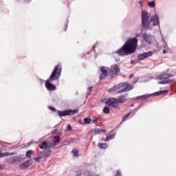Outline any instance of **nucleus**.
<instances>
[{
    "instance_id": "f257e3e1",
    "label": "nucleus",
    "mask_w": 176,
    "mask_h": 176,
    "mask_svg": "<svg viewBox=\"0 0 176 176\" xmlns=\"http://www.w3.org/2000/svg\"><path fill=\"white\" fill-rule=\"evenodd\" d=\"M138 45V39L137 38H129L124 45L117 51L118 56H129L135 53L137 46Z\"/></svg>"
},
{
    "instance_id": "f03ea898",
    "label": "nucleus",
    "mask_w": 176,
    "mask_h": 176,
    "mask_svg": "<svg viewBox=\"0 0 176 176\" xmlns=\"http://www.w3.org/2000/svg\"><path fill=\"white\" fill-rule=\"evenodd\" d=\"M56 144L54 142H42L41 144H39L38 147L40 149H44L43 151H41L39 153V156L34 158V160L39 163L41 162V159H47L50 155H52V148H56Z\"/></svg>"
},
{
    "instance_id": "7ed1b4c3",
    "label": "nucleus",
    "mask_w": 176,
    "mask_h": 176,
    "mask_svg": "<svg viewBox=\"0 0 176 176\" xmlns=\"http://www.w3.org/2000/svg\"><path fill=\"white\" fill-rule=\"evenodd\" d=\"M62 67L61 65H57L53 70L49 79L45 81V87L49 91H54L56 90V85L51 83L54 80H58L61 76Z\"/></svg>"
},
{
    "instance_id": "20e7f679",
    "label": "nucleus",
    "mask_w": 176,
    "mask_h": 176,
    "mask_svg": "<svg viewBox=\"0 0 176 176\" xmlns=\"http://www.w3.org/2000/svg\"><path fill=\"white\" fill-rule=\"evenodd\" d=\"M127 94L121 95L118 98H110L106 101V104L112 107L113 109H120L119 104H124L126 102V96Z\"/></svg>"
},
{
    "instance_id": "39448f33",
    "label": "nucleus",
    "mask_w": 176,
    "mask_h": 176,
    "mask_svg": "<svg viewBox=\"0 0 176 176\" xmlns=\"http://www.w3.org/2000/svg\"><path fill=\"white\" fill-rule=\"evenodd\" d=\"M171 77H173V75L168 74L159 75L157 78L161 81L158 82V85H170V83H173L174 80L170 79Z\"/></svg>"
},
{
    "instance_id": "423d86ee",
    "label": "nucleus",
    "mask_w": 176,
    "mask_h": 176,
    "mask_svg": "<svg viewBox=\"0 0 176 176\" xmlns=\"http://www.w3.org/2000/svg\"><path fill=\"white\" fill-rule=\"evenodd\" d=\"M151 17V14L148 13V12L143 10L142 12V24L144 28H149L151 25V22H149V19Z\"/></svg>"
},
{
    "instance_id": "0eeeda50",
    "label": "nucleus",
    "mask_w": 176,
    "mask_h": 176,
    "mask_svg": "<svg viewBox=\"0 0 176 176\" xmlns=\"http://www.w3.org/2000/svg\"><path fill=\"white\" fill-rule=\"evenodd\" d=\"M121 89L119 91H118L116 93L117 94H120L122 93H126V91H130V90H133V87L129 82H121L120 83Z\"/></svg>"
},
{
    "instance_id": "6e6552de",
    "label": "nucleus",
    "mask_w": 176,
    "mask_h": 176,
    "mask_svg": "<svg viewBox=\"0 0 176 176\" xmlns=\"http://www.w3.org/2000/svg\"><path fill=\"white\" fill-rule=\"evenodd\" d=\"M78 110H66V111H58L57 113L58 115L62 118L63 116H69V115H75V113H78Z\"/></svg>"
},
{
    "instance_id": "1a4fd4ad",
    "label": "nucleus",
    "mask_w": 176,
    "mask_h": 176,
    "mask_svg": "<svg viewBox=\"0 0 176 176\" xmlns=\"http://www.w3.org/2000/svg\"><path fill=\"white\" fill-rule=\"evenodd\" d=\"M100 71L102 74H100V80H102V79L108 76V69H107V67L102 66L100 67Z\"/></svg>"
},
{
    "instance_id": "9d476101",
    "label": "nucleus",
    "mask_w": 176,
    "mask_h": 176,
    "mask_svg": "<svg viewBox=\"0 0 176 176\" xmlns=\"http://www.w3.org/2000/svg\"><path fill=\"white\" fill-rule=\"evenodd\" d=\"M120 71L119 66L114 65H112L111 68L109 69V73L111 74V75H113L115 74H119Z\"/></svg>"
},
{
    "instance_id": "9b49d317",
    "label": "nucleus",
    "mask_w": 176,
    "mask_h": 176,
    "mask_svg": "<svg viewBox=\"0 0 176 176\" xmlns=\"http://www.w3.org/2000/svg\"><path fill=\"white\" fill-rule=\"evenodd\" d=\"M152 54H153V53H152V52H144L142 54H140L139 56H138V60L140 61L146 58V57H151V56H152Z\"/></svg>"
},
{
    "instance_id": "f8f14e48",
    "label": "nucleus",
    "mask_w": 176,
    "mask_h": 176,
    "mask_svg": "<svg viewBox=\"0 0 176 176\" xmlns=\"http://www.w3.org/2000/svg\"><path fill=\"white\" fill-rule=\"evenodd\" d=\"M32 163H33V161L32 160H28L23 162L22 164H21L20 168H22V170H24V168H27L28 167H30V166H31Z\"/></svg>"
},
{
    "instance_id": "ddd939ff",
    "label": "nucleus",
    "mask_w": 176,
    "mask_h": 176,
    "mask_svg": "<svg viewBox=\"0 0 176 176\" xmlns=\"http://www.w3.org/2000/svg\"><path fill=\"white\" fill-rule=\"evenodd\" d=\"M143 39L145 41V42H147V43L151 44V42L152 41V36L151 35H148L146 33H144L143 34Z\"/></svg>"
},
{
    "instance_id": "4468645a",
    "label": "nucleus",
    "mask_w": 176,
    "mask_h": 176,
    "mask_svg": "<svg viewBox=\"0 0 176 176\" xmlns=\"http://www.w3.org/2000/svg\"><path fill=\"white\" fill-rule=\"evenodd\" d=\"M120 89H122L120 83L118 85H114L112 88H110L109 89V92L113 93V91H116L117 90H119Z\"/></svg>"
},
{
    "instance_id": "2eb2a0df",
    "label": "nucleus",
    "mask_w": 176,
    "mask_h": 176,
    "mask_svg": "<svg viewBox=\"0 0 176 176\" xmlns=\"http://www.w3.org/2000/svg\"><path fill=\"white\" fill-rule=\"evenodd\" d=\"M151 21H152L153 23V25H157L159 24V17H157V16H153L151 19Z\"/></svg>"
},
{
    "instance_id": "dca6fc26",
    "label": "nucleus",
    "mask_w": 176,
    "mask_h": 176,
    "mask_svg": "<svg viewBox=\"0 0 176 176\" xmlns=\"http://www.w3.org/2000/svg\"><path fill=\"white\" fill-rule=\"evenodd\" d=\"M113 138H115V134L109 135V136H107L106 138H102V141L107 142V141H110V140H113Z\"/></svg>"
},
{
    "instance_id": "f3484780",
    "label": "nucleus",
    "mask_w": 176,
    "mask_h": 176,
    "mask_svg": "<svg viewBox=\"0 0 176 176\" xmlns=\"http://www.w3.org/2000/svg\"><path fill=\"white\" fill-rule=\"evenodd\" d=\"M13 155H14V153H2L1 151H0V158L6 157V156H13Z\"/></svg>"
},
{
    "instance_id": "a211bd4d",
    "label": "nucleus",
    "mask_w": 176,
    "mask_h": 176,
    "mask_svg": "<svg viewBox=\"0 0 176 176\" xmlns=\"http://www.w3.org/2000/svg\"><path fill=\"white\" fill-rule=\"evenodd\" d=\"M98 146L100 149H107L108 148V144L105 143H98Z\"/></svg>"
},
{
    "instance_id": "6ab92c4d",
    "label": "nucleus",
    "mask_w": 176,
    "mask_h": 176,
    "mask_svg": "<svg viewBox=\"0 0 176 176\" xmlns=\"http://www.w3.org/2000/svg\"><path fill=\"white\" fill-rule=\"evenodd\" d=\"M151 97L150 95H143L138 97V100H146Z\"/></svg>"
},
{
    "instance_id": "aec40b11",
    "label": "nucleus",
    "mask_w": 176,
    "mask_h": 176,
    "mask_svg": "<svg viewBox=\"0 0 176 176\" xmlns=\"http://www.w3.org/2000/svg\"><path fill=\"white\" fill-rule=\"evenodd\" d=\"M94 133L95 134H101V133H105V130L96 128L94 129Z\"/></svg>"
},
{
    "instance_id": "412c9836",
    "label": "nucleus",
    "mask_w": 176,
    "mask_h": 176,
    "mask_svg": "<svg viewBox=\"0 0 176 176\" xmlns=\"http://www.w3.org/2000/svg\"><path fill=\"white\" fill-rule=\"evenodd\" d=\"M102 111H103V113H105L106 115H108V113L111 112V109H109V107H104Z\"/></svg>"
},
{
    "instance_id": "4be33fe9",
    "label": "nucleus",
    "mask_w": 176,
    "mask_h": 176,
    "mask_svg": "<svg viewBox=\"0 0 176 176\" xmlns=\"http://www.w3.org/2000/svg\"><path fill=\"white\" fill-rule=\"evenodd\" d=\"M85 124H90L91 123V119H89L87 118H84Z\"/></svg>"
},
{
    "instance_id": "5701e85b",
    "label": "nucleus",
    "mask_w": 176,
    "mask_h": 176,
    "mask_svg": "<svg viewBox=\"0 0 176 176\" xmlns=\"http://www.w3.org/2000/svg\"><path fill=\"white\" fill-rule=\"evenodd\" d=\"M72 153L74 154V155L76 156V157H79V151H78V149H74V150H72Z\"/></svg>"
},
{
    "instance_id": "b1692460",
    "label": "nucleus",
    "mask_w": 176,
    "mask_h": 176,
    "mask_svg": "<svg viewBox=\"0 0 176 176\" xmlns=\"http://www.w3.org/2000/svg\"><path fill=\"white\" fill-rule=\"evenodd\" d=\"M54 139H55V141H54V144H55V145H56V144H57L58 142H60V136L56 135V136L54 137Z\"/></svg>"
},
{
    "instance_id": "393cba45",
    "label": "nucleus",
    "mask_w": 176,
    "mask_h": 176,
    "mask_svg": "<svg viewBox=\"0 0 176 176\" xmlns=\"http://www.w3.org/2000/svg\"><path fill=\"white\" fill-rule=\"evenodd\" d=\"M32 153H34V151H32L31 150L28 151L27 153H26L27 157H31V155H32Z\"/></svg>"
},
{
    "instance_id": "a878e982",
    "label": "nucleus",
    "mask_w": 176,
    "mask_h": 176,
    "mask_svg": "<svg viewBox=\"0 0 176 176\" xmlns=\"http://www.w3.org/2000/svg\"><path fill=\"white\" fill-rule=\"evenodd\" d=\"M163 93H164V91H160L157 92H155L154 96H161V94H163Z\"/></svg>"
},
{
    "instance_id": "bb28decb",
    "label": "nucleus",
    "mask_w": 176,
    "mask_h": 176,
    "mask_svg": "<svg viewBox=\"0 0 176 176\" xmlns=\"http://www.w3.org/2000/svg\"><path fill=\"white\" fill-rule=\"evenodd\" d=\"M148 6H150L151 8H153L155 6V1L148 2Z\"/></svg>"
},
{
    "instance_id": "cd10ccee",
    "label": "nucleus",
    "mask_w": 176,
    "mask_h": 176,
    "mask_svg": "<svg viewBox=\"0 0 176 176\" xmlns=\"http://www.w3.org/2000/svg\"><path fill=\"white\" fill-rule=\"evenodd\" d=\"M113 176H122V172H120V170H117Z\"/></svg>"
},
{
    "instance_id": "c85d7f7f",
    "label": "nucleus",
    "mask_w": 176,
    "mask_h": 176,
    "mask_svg": "<svg viewBox=\"0 0 176 176\" xmlns=\"http://www.w3.org/2000/svg\"><path fill=\"white\" fill-rule=\"evenodd\" d=\"M130 115H131V111L128 113L127 115H126L124 118H123V120L127 119V118H129V116H130Z\"/></svg>"
},
{
    "instance_id": "c756f323",
    "label": "nucleus",
    "mask_w": 176,
    "mask_h": 176,
    "mask_svg": "<svg viewBox=\"0 0 176 176\" xmlns=\"http://www.w3.org/2000/svg\"><path fill=\"white\" fill-rule=\"evenodd\" d=\"M67 131H71L72 130V126H71V124H68L67 126Z\"/></svg>"
},
{
    "instance_id": "7c9ffc66",
    "label": "nucleus",
    "mask_w": 176,
    "mask_h": 176,
    "mask_svg": "<svg viewBox=\"0 0 176 176\" xmlns=\"http://www.w3.org/2000/svg\"><path fill=\"white\" fill-rule=\"evenodd\" d=\"M49 109L52 111V112H56V108H54V107H49Z\"/></svg>"
},
{
    "instance_id": "2f4dec72",
    "label": "nucleus",
    "mask_w": 176,
    "mask_h": 176,
    "mask_svg": "<svg viewBox=\"0 0 176 176\" xmlns=\"http://www.w3.org/2000/svg\"><path fill=\"white\" fill-rule=\"evenodd\" d=\"M91 122H92V123H96V122H97V118H94L92 120H91Z\"/></svg>"
},
{
    "instance_id": "473e14b6",
    "label": "nucleus",
    "mask_w": 176,
    "mask_h": 176,
    "mask_svg": "<svg viewBox=\"0 0 176 176\" xmlns=\"http://www.w3.org/2000/svg\"><path fill=\"white\" fill-rule=\"evenodd\" d=\"M77 175H78V176H82V171H79V172L77 173Z\"/></svg>"
},
{
    "instance_id": "72a5a7b5",
    "label": "nucleus",
    "mask_w": 176,
    "mask_h": 176,
    "mask_svg": "<svg viewBox=\"0 0 176 176\" xmlns=\"http://www.w3.org/2000/svg\"><path fill=\"white\" fill-rule=\"evenodd\" d=\"M91 89H93V87H89L88 88V91H89V93H91Z\"/></svg>"
},
{
    "instance_id": "f704fd0d",
    "label": "nucleus",
    "mask_w": 176,
    "mask_h": 176,
    "mask_svg": "<svg viewBox=\"0 0 176 176\" xmlns=\"http://www.w3.org/2000/svg\"><path fill=\"white\" fill-rule=\"evenodd\" d=\"M134 76V74H131L129 76V79H131V78H133Z\"/></svg>"
},
{
    "instance_id": "c9c22d12",
    "label": "nucleus",
    "mask_w": 176,
    "mask_h": 176,
    "mask_svg": "<svg viewBox=\"0 0 176 176\" xmlns=\"http://www.w3.org/2000/svg\"><path fill=\"white\" fill-rule=\"evenodd\" d=\"M166 53H167V51L166 50H163V54H166Z\"/></svg>"
},
{
    "instance_id": "e433bc0d",
    "label": "nucleus",
    "mask_w": 176,
    "mask_h": 176,
    "mask_svg": "<svg viewBox=\"0 0 176 176\" xmlns=\"http://www.w3.org/2000/svg\"><path fill=\"white\" fill-rule=\"evenodd\" d=\"M67 26L65 25V31H67Z\"/></svg>"
},
{
    "instance_id": "4c0bfd02",
    "label": "nucleus",
    "mask_w": 176,
    "mask_h": 176,
    "mask_svg": "<svg viewBox=\"0 0 176 176\" xmlns=\"http://www.w3.org/2000/svg\"><path fill=\"white\" fill-rule=\"evenodd\" d=\"M3 168V167L2 166V165H0V169Z\"/></svg>"
},
{
    "instance_id": "58836bf2",
    "label": "nucleus",
    "mask_w": 176,
    "mask_h": 176,
    "mask_svg": "<svg viewBox=\"0 0 176 176\" xmlns=\"http://www.w3.org/2000/svg\"><path fill=\"white\" fill-rule=\"evenodd\" d=\"M137 82V80L136 81H135V82H133V83H135Z\"/></svg>"
}]
</instances>
